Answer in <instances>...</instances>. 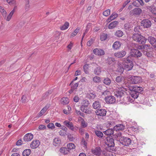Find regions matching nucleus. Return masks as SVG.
<instances>
[{
  "instance_id": "45",
  "label": "nucleus",
  "mask_w": 156,
  "mask_h": 156,
  "mask_svg": "<svg viewBox=\"0 0 156 156\" xmlns=\"http://www.w3.org/2000/svg\"><path fill=\"white\" fill-rule=\"evenodd\" d=\"M89 67V65L88 64H86L83 66V69L86 74H88L89 73L88 69Z\"/></svg>"
},
{
  "instance_id": "59",
  "label": "nucleus",
  "mask_w": 156,
  "mask_h": 156,
  "mask_svg": "<svg viewBox=\"0 0 156 156\" xmlns=\"http://www.w3.org/2000/svg\"><path fill=\"white\" fill-rule=\"evenodd\" d=\"M148 44H145L143 46V48L144 50L147 51L150 48Z\"/></svg>"
},
{
  "instance_id": "50",
  "label": "nucleus",
  "mask_w": 156,
  "mask_h": 156,
  "mask_svg": "<svg viewBox=\"0 0 156 156\" xmlns=\"http://www.w3.org/2000/svg\"><path fill=\"white\" fill-rule=\"evenodd\" d=\"M81 144L82 145H83L85 147H87V142L83 138L82 139Z\"/></svg>"
},
{
  "instance_id": "1",
  "label": "nucleus",
  "mask_w": 156,
  "mask_h": 156,
  "mask_svg": "<svg viewBox=\"0 0 156 156\" xmlns=\"http://www.w3.org/2000/svg\"><path fill=\"white\" fill-rule=\"evenodd\" d=\"M125 78L123 76H117L115 79V82L116 84H115V87L118 88L119 90H123L125 89L124 87Z\"/></svg>"
},
{
  "instance_id": "26",
  "label": "nucleus",
  "mask_w": 156,
  "mask_h": 156,
  "mask_svg": "<svg viewBox=\"0 0 156 156\" xmlns=\"http://www.w3.org/2000/svg\"><path fill=\"white\" fill-rule=\"evenodd\" d=\"M125 126L122 124H119L115 126L114 129L116 131L122 130L124 129Z\"/></svg>"
},
{
  "instance_id": "56",
  "label": "nucleus",
  "mask_w": 156,
  "mask_h": 156,
  "mask_svg": "<svg viewBox=\"0 0 156 156\" xmlns=\"http://www.w3.org/2000/svg\"><path fill=\"white\" fill-rule=\"evenodd\" d=\"M84 112L88 114H90L92 113L91 110L89 108H87V107L86 108Z\"/></svg>"
},
{
  "instance_id": "3",
  "label": "nucleus",
  "mask_w": 156,
  "mask_h": 156,
  "mask_svg": "<svg viewBox=\"0 0 156 156\" xmlns=\"http://www.w3.org/2000/svg\"><path fill=\"white\" fill-rule=\"evenodd\" d=\"M143 89L141 87H133L130 93L132 98H138L139 95V93L143 90Z\"/></svg>"
},
{
  "instance_id": "55",
  "label": "nucleus",
  "mask_w": 156,
  "mask_h": 156,
  "mask_svg": "<svg viewBox=\"0 0 156 156\" xmlns=\"http://www.w3.org/2000/svg\"><path fill=\"white\" fill-rule=\"evenodd\" d=\"M89 94L90 97L88 98H94L95 97V93L93 91H92L91 92H90Z\"/></svg>"
},
{
  "instance_id": "63",
  "label": "nucleus",
  "mask_w": 156,
  "mask_h": 156,
  "mask_svg": "<svg viewBox=\"0 0 156 156\" xmlns=\"http://www.w3.org/2000/svg\"><path fill=\"white\" fill-rule=\"evenodd\" d=\"M117 137V140H119V141H120V138L121 137H122L121 135V133H118L116 135Z\"/></svg>"
},
{
  "instance_id": "39",
  "label": "nucleus",
  "mask_w": 156,
  "mask_h": 156,
  "mask_svg": "<svg viewBox=\"0 0 156 156\" xmlns=\"http://www.w3.org/2000/svg\"><path fill=\"white\" fill-rule=\"evenodd\" d=\"M123 35V32L120 30H118L115 33V35L118 37H121Z\"/></svg>"
},
{
  "instance_id": "52",
  "label": "nucleus",
  "mask_w": 156,
  "mask_h": 156,
  "mask_svg": "<svg viewBox=\"0 0 156 156\" xmlns=\"http://www.w3.org/2000/svg\"><path fill=\"white\" fill-rule=\"evenodd\" d=\"M126 100V102H128V104H129V103H133L134 104V101L133 98H125Z\"/></svg>"
},
{
  "instance_id": "31",
  "label": "nucleus",
  "mask_w": 156,
  "mask_h": 156,
  "mask_svg": "<svg viewBox=\"0 0 156 156\" xmlns=\"http://www.w3.org/2000/svg\"><path fill=\"white\" fill-rule=\"evenodd\" d=\"M101 68L100 67L98 66L94 70V73L96 75H99L101 74Z\"/></svg>"
},
{
  "instance_id": "8",
  "label": "nucleus",
  "mask_w": 156,
  "mask_h": 156,
  "mask_svg": "<svg viewBox=\"0 0 156 156\" xmlns=\"http://www.w3.org/2000/svg\"><path fill=\"white\" fill-rule=\"evenodd\" d=\"M151 24V21L148 19L144 20L141 22V26H143L144 28L150 27Z\"/></svg>"
},
{
  "instance_id": "40",
  "label": "nucleus",
  "mask_w": 156,
  "mask_h": 156,
  "mask_svg": "<svg viewBox=\"0 0 156 156\" xmlns=\"http://www.w3.org/2000/svg\"><path fill=\"white\" fill-rule=\"evenodd\" d=\"M93 106L94 108L97 109L99 108L100 107V105L99 101H95L93 104Z\"/></svg>"
},
{
  "instance_id": "27",
  "label": "nucleus",
  "mask_w": 156,
  "mask_h": 156,
  "mask_svg": "<svg viewBox=\"0 0 156 156\" xmlns=\"http://www.w3.org/2000/svg\"><path fill=\"white\" fill-rule=\"evenodd\" d=\"M116 102L119 104L124 103L128 104V102H126L125 98H116Z\"/></svg>"
},
{
  "instance_id": "24",
  "label": "nucleus",
  "mask_w": 156,
  "mask_h": 156,
  "mask_svg": "<svg viewBox=\"0 0 156 156\" xmlns=\"http://www.w3.org/2000/svg\"><path fill=\"white\" fill-rule=\"evenodd\" d=\"M16 7H17L16 6H15L14 9L8 14L6 18L7 21H9L10 20L12 15L15 12V9H16Z\"/></svg>"
},
{
  "instance_id": "53",
  "label": "nucleus",
  "mask_w": 156,
  "mask_h": 156,
  "mask_svg": "<svg viewBox=\"0 0 156 156\" xmlns=\"http://www.w3.org/2000/svg\"><path fill=\"white\" fill-rule=\"evenodd\" d=\"M48 127L49 129H53L55 128V126L52 123H49L47 126Z\"/></svg>"
},
{
  "instance_id": "47",
  "label": "nucleus",
  "mask_w": 156,
  "mask_h": 156,
  "mask_svg": "<svg viewBox=\"0 0 156 156\" xmlns=\"http://www.w3.org/2000/svg\"><path fill=\"white\" fill-rule=\"evenodd\" d=\"M107 34H102L100 37V39L101 41H105L107 38Z\"/></svg>"
},
{
  "instance_id": "34",
  "label": "nucleus",
  "mask_w": 156,
  "mask_h": 156,
  "mask_svg": "<svg viewBox=\"0 0 156 156\" xmlns=\"http://www.w3.org/2000/svg\"><path fill=\"white\" fill-rule=\"evenodd\" d=\"M31 152L30 149H26L23 151L22 155L23 156H28L30 154Z\"/></svg>"
},
{
  "instance_id": "35",
  "label": "nucleus",
  "mask_w": 156,
  "mask_h": 156,
  "mask_svg": "<svg viewBox=\"0 0 156 156\" xmlns=\"http://www.w3.org/2000/svg\"><path fill=\"white\" fill-rule=\"evenodd\" d=\"M69 26V23L67 22H66L63 26L60 27V30H66L68 28Z\"/></svg>"
},
{
  "instance_id": "22",
  "label": "nucleus",
  "mask_w": 156,
  "mask_h": 156,
  "mask_svg": "<svg viewBox=\"0 0 156 156\" xmlns=\"http://www.w3.org/2000/svg\"><path fill=\"white\" fill-rule=\"evenodd\" d=\"M0 12L2 14L3 17L6 20V18L8 16L5 10L3 8V7H2L1 6H0Z\"/></svg>"
},
{
  "instance_id": "10",
  "label": "nucleus",
  "mask_w": 156,
  "mask_h": 156,
  "mask_svg": "<svg viewBox=\"0 0 156 156\" xmlns=\"http://www.w3.org/2000/svg\"><path fill=\"white\" fill-rule=\"evenodd\" d=\"M142 12L141 9L139 8H136L129 12L130 14L134 16H138L140 15Z\"/></svg>"
},
{
  "instance_id": "37",
  "label": "nucleus",
  "mask_w": 156,
  "mask_h": 156,
  "mask_svg": "<svg viewBox=\"0 0 156 156\" xmlns=\"http://www.w3.org/2000/svg\"><path fill=\"white\" fill-rule=\"evenodd\" d=\"M94 133L97 137L99 138H101L103 136V134L102 133L99 131L95 130Z\"/></svg>"
},
{
  "instance_id": "28",
  "label": "nucleus",
  "mask_w": 156,
  "mask_h": 156,
  "mask_svg": "<svg viewBox=\"0 0 156 156\" xmlns=\"http://www.w3.org/2000/svg\"><path fill=\"white\" fill-rule=\"evenodd\" d=\"M117 21H115L111 23L108 25V28L109 29H112L115 28L118 24Z\"/></svg>"
},
{
  "instance_id": "49",
  "label": "nucleus",
  "mask_w": 156,
  "mask_h": 156,
  "mask_svg": "<svg viewBox=\"0 0 156 156\" xmlns=\"http://www.w3.org/2000/svg\"><path fill=\"white\" fill-rule=\"evenodd\" d=\"M6 2L10 5H15L16 4L15 0H6Z\"/></svg>"
},
{
  "instance_id": "13",
  "label": "nucleus",
  "mask_w": 156,
  "mask_h": 156,
  "mask_svg": "<svg viewBox=\"0 0 156 156\" xmlns=\"http://www.w3.org/2000/svg\"><path fill=\"white\" fill-rule=\"evenodd\" d=\"M126 54V52L124 50H122L120 51H117L114 53L115 57L120 58L124 57Z\"/></svg>"
},
{
  "instance_id": "9",
  "label": "nucleus",
  "mask_w": 156,
  "mask_h": 156,
  "mask_svg": "<svg viewBox=\"0 0 156 156\" xmlns=\"http://www.w3.org/2000/svg\"><path fill=\"white\" fill-rule=\"evenodd\" d=\"M105 142V144L108 147H111L114 146V140L112 138L107 137Z\"/></svg>"
},
{
  "instance_id": "46",
  "label": "nucleus",
  "mask_w": 156,
  "mask_h": 156,
  "mask_svg": "<svg viewBox=\"0 0 156 156\" xmlns=\"http://www.w3.org/2000/svg\"><path fill=\"white\" fill-rule=\"evenodd\" d=\"M67 148L69 150H71L75 148V145L73 143H69L67 144Z\"/></svg>"
},
{
  "instance_id": "23",
  "label": "nucleus",
  "mask_w": 156,
  "mask_h": 156,
  "mask_svg": "<svg viewBox=\"0 0 156 156\" xmlns=\"http://www.w3.org/2000/svg\"><path fill=\"white\" fill-rule=\"evenodd\" d=\"M118 16V14L116 13H113L111 16L107 19L106 21L110 22L112 20H114Z\"/></svg>"
},
{
  "instance_id": "54",
  "label": "nucleus",
  "mask_w": 156,
  "mask_h": 156,
  "mask_svg": "<svg viewBox=\"0 0 156 156\" xmlns=\"http://www.w3.org/2000/svg\"><path fill=\"white\" fill-rule=\"evenodd\" d=\"M81 125L82 127L85 128L87 126V123L84 120H83L81 121Z\"/></svg>"
},
{
  "instance_id": "7",
  "label": "nucleus",
  "mask_w": 156,
  "mask_h": 156,
  "mask_svg": "<svg viewBox=\"0 0 156 156\" xmlns=\"http://www.w3.org/2000/svg\"><path fill=\"white\" fill-rule=\"evenodd\" d=\"M133 66V63H126L124 65V67L120 68V71L122 72L125 69L127 71L131 70Z\"/></svg>"
},
{
  "instance_id": "21",
  "label": "nucleus",
  "mask_w": 156,
  "mask_h": 156,
  "mask_svg": "<svg viewBox=\"0 0 156 156\" xmlns=\"http://www.w3.org/2000/svg\"><path fill=\"white\" fill-rule=\"evenodd\" d=\"M121 43L119 41H115L112 45V48L114 50L119 49L120 47Z\"/></svg>"
},
{
  "instance_id": "62",
  "label": "nucleus",
  "mask_w": 156,
  "mask_h": 156,
  "mask_svg": "<svg viewBox=\"0 0 156 156\" xmlns=\"http://www.w3.org/2000/svg\"><path fill=\"white\" fill-rule=\"evenodd\" d=\"M66 132L65 131H64L62 130H60L58 132L59 135L60 136H65V135L66 134Z\"/></svg>"
},
{
  "instance_id": "32",
  "label": "nucleus",
  "mask_w": 156,
  "mask_h": 156,
  "mask_svg": "<svg viewBox=\"0 0 156 156\" xmlns=\"http://www.w3.org/2000/svg\"><path fill=\"white\" fill-rule=\"evenodd\" d=\"M115 61V59L113 58L108 57L106 60V62L109 65H112Z\"/></svg>"
},
{
  "instance_id": "18",
  "label": "nucleus",
  "mask_w": 156,
  "mask_h": 156,
  "mask_svg": "<svg viewBox=\"0 0 156 156\" xmlns=\"http://www.w3.org/2000/svg\"><path fill=\"white\" fill-rule=\"evenodd\" d=\"M50 104H47L44 107L40 112V116L44 115L48 109L50 108Z\"/></svg>"
},
{
  "instance_id": "60",
  "label": "nucleus",
  "mask_w": 156,
  "mask_h": 156,
  "mask_svg": "<svg viewBox=\"0 0 156 156\" xmlns=\"http://www.w3.org/2000/svg\"><path fill=\"white\" fill-rule=\"evenodd\" d=\"M134 101V103H142V102L138 100V99H140L141 98H133Z\"/></svg>"
},
{
  "instance_id": "61",
  "label": "nucleus",
  "mask_w": 156,
  "mask_h": 156,
  "mask_svg": "<svg viewBox=\"0 0 156 156\" xmlns=\"http://www.w3.org/2000/svg\"><path fill=\"white\" fill-rule=\"evenodd\" d=\"M30 7L29 2L28 1H27L25 4V9L27 10H28Z\"/></svg>"
},
{
  "instance_id": "14",
  "label": "nucleus",
  "mask_w": 156,
  "mask_h": 156,
  "mask_svg": "<svg viewBox=\"0 0 156 156\" xmlns=\"http://www.w3.org/2000/svg\"><path fill=\"white\" fill-rule=\"evenodd\" d=\"M93 53L96 55L101 56L105 54V52L103 50L99 48H95L93 50Z\"/></svg>"
},
{
  "instance_id": "38",
  "label": "nucleus",
  "mask_w": 156,
  "mask_h": 156,
  "mask_svg": "<svg viewBox=\"0 0 156 156\" xmlns=\"http://www.w3.org/2000/svg\"><path fill=\"white\" fill-rule=\"evenodd\" d=\"M103 83L106 85H109L111 83V80L108 77L105 78L103 80Z\"/></svg>"
},
{
  "instance_id": "20",
  "label": "nucleus",
  "mask_w": 156,
  "mask_h": 156,
  "mask_svg": "<svg viewBox=\"0 0 156 156\" xmlns=\"http://www.w3.org/2000/svg\"><path fill=\"white\" fill-rule=\"evenodd\" d=\"M106 110L103 109L98 110L96 112V113L97 115L101 116H105L106 114Z\"/></svg>"
},
{
  "instance_id": "42",
  "label": "nucleus",
  "mask_w": 156,
  "mask_h": 156,
  "mask_svg": "<svg viewBox=\"0 0 156 156\" xmlns=\"http://www.w3.org/2000/svg\"><path fill=\"white\" fill-rule=\"evenodd\" d=\"M80 30V28L79 27H77L73 32L72 33L71 36V37H74L79 32Z\"/></svg>"
},
{
  "instance_id": "48",
  "label": "nucleus",
  "mask_w": 156,
  "mask_h": 156,
  "mask_svg": "<svg viewBox=\"0 0 156 156\" xmlns=\"http://www.w3.org/2000/svg\"><path fill=\"white\" fill-rule=\"evenodd\" d=\"M110 13V10L109 9L105 10L103 12V14L105 16H109Z\"/></svg>"
},
{
  "instance_id": "33",
  "label": "nucleus",
  "mask_w": 156,
  "mask_h": 156,
  "mask_svg": "<svg viewBox=\"0 0 156 156\" xmlns=\"http://www.w3.org/2000/svg\"><path fill=\"white\" fill-rule=\"evenodd\" d=\"M69 98H61L60 100V102L63 105L68 104L69 102Z\"/></svg>"
},
{
  "instance_id": "6",
  "label": "nucleus",
  "mask_w": 156,
  "mask_h": 156,
  "mask_svg": "<svg viewBox=\"0 0 156 156\" xmlns=\"http://www.w3.org/2000/svg\"><path fill=\"white\" fill-rule=\"evenodd\" d=\"M130 55L133 57H139L142 55V53L138 50L133 49L131 50Z\"/></svg>"
},
{
  "instance_id": "51",
  "label": "nucleus",
  "mask_w": 156,
  "mask_h": 156,
  "mask_svg": "<svg viewBox=\"0 0 156 156\" xmlns=\"http://www.w3.org/2000/svg\"><path fill=\"white\" fill-rule=\"evenodd\" d=\"M131 28V25L129 23H127L125 24L124 25V28L126 30H129Z\"/></svg>"
},
{
  "instance_id": "2",
  "label": "nucleus",
  "mask_w": 156,
  "mask_h": 156,
  "mask_svg": "<svg viewBox=\"0 0 156 156\" xmlns=\"http://www.w3.org/2000/svg\"><path fill=\"white\" fill-rule=\"evenodd\" d=\"M132 37L134 41L140 44H145L147 41V39L138 33L134 34Z\"/></svg>"
},
{
  "instance_id": "44",
  "label": "nucleus",
  "mask_w": 156,
  "mask_h": 156,
  "mask_svg": "<svg viewBox=\"0 0 156 156\" xmlns=\"http://www.w3.org/2000/svg\"><path fill=\"white\" fill-rule=\"evenodd\" d=\"M131 55L128 56L125 59L124 61L126 63H133L131 61L132 59Z\"/></svg>"
},
{
  "instance_id": "30",
  "label": "nucleus",
  "mask_w": 156,
  "mask_h": 156,
  "mask_svg": "<svg viewBox=\"0 0 156 156\" xmlns=\"http://www.w3.org/2000/svg\"><path fill=\"white\" fill-rule=\"evenodd\" d=\"M61 141L60 139L57 138L54 139L53 144L55 146H58L61 143Z\"/></svg>"
},
{
  "instance_id": "43",
  "label": "nucleus",
  "mask_w": 156,
  "mask_h": 156,
  "mask_svg": "<svg viewBox=\"0 0 156 156\" xmlns=\"http://www.w3.org/2000/svg\"><path fill=\"white\" fill-rule=\"evenodd\" d=\"M93 80L95 83H98L101 82V78L99 76H95L93 78Z\"/></svg>"
},
{
  "instance_id": "41",
  "label": "nucleus",
  "mask_w": 156,
  "mask_h": 156,
  "mask_svg": "<svg viewBox=\"0 0 156 156\" xmlns=\"http://www.w3.org/2000/svg\"><path fill=\"white\" fill-rule=\"evenodd\" d=\"M60 151L62 153L65 154H67L69 152L67 148L65 147H61L60 149Z\"/></svg>"
},
{
  "instance_id": "57",
  "label": "nucleus",
  "mask_w": 156,
  "mask_h": 156,
  "mask_svg": "<svg viewBox=\"0 0 156 156\" xmlns=\"http://www.w3.org/2000/svg\"><path fill=\"white\" fill-rule=\"evenodd\" d=\"M68 139L70 141H73L75 139V138L73 136V135H72L71 134L69 135L68 136Z\"/></svg>"
},
{
  "instance_id": "17",
  "label": "nucleus",
  "mask_w": 156,
  "mask_h": 156,
  "mask_svg": "<svg viewBox=\"0 0 156 156\" xmlns=\"http://www.w3.org/2000/svg\"><path fill=\"white\" fill-rule=\"evenodd\" d=\"M101 150L99 147H96L95 149L92 150V152L94 155H99L100 154Z\"/></svg>"
},
{
  "instance_id": "12",
  "label": "nucleus",
  "mask_w": 156,
  "mask_h": 156,
  "mask_svg": "<svg viewBox=\"0 0 156 156\" xmlns=\"http://www.w3.org/2000/svg\"><path fill=\"white\" fill-rule=\"evenodd\" d=\"M33 135L32 133H27L24 136L23 140L25 142H29L33 139Z\"/></svg>"
},
{
  "instance_id": "29",
  "label": "nucleus",
  "mask_w": 156,
  "mask_h": 156,
  "mask_svg": "<svg viewBox=\"0 0 156 156\" xmlns=\"http://www.w3.org/2000/svg\"><path fill=\"white\" fill-rule=\"evenodd\" d=\"M114 130L113 129H107L106 131H104V133L107 135H113L114 133Z\"/></svg>"
},
{
  "instance_id": "58",
  "label": "nucleus",
  "mask_w": 156,
  "mask_h": 156,
  "mask_svg": "<svg viewBox=\"0 0 156 156\" xmlns=\"http://www.w3.org/2000/svg\"><path fill=\"white\" fill-rule=\"evenodd\" d=\"M130 0H127L123 4L122 7V9H123V8L126 6V5L129 2H130Z\"/></svg>"
},
{
  "instance_id": "36",
  "label": "nucleus",
  "mask_w": 156,
  "mask_h": 156,
  "mask_svg": "<svg viewBox=\"0 0 156 156\" xmlns=\"http://www.w3.org/2000/svg\"><path fill=\"white\" fill-rule=\"evenodd\" d=\"M79 101L81 104L82 105L88 106L89 104V102L86 99L83 100H80Z\"/></svg>"
},
{
  "instance_id": "64",
  "label": "nucleus",
  "mask_w": 156,
  "mask_h": 156,
  "mask_svg": "<svg viewBox=\"0 0 156 156\" xmlns=\"http://www.w3.org/2000/svg\"><path fill=\"white\" fill-rule=\"evenodd\" d=\"M151 8V12L154 14H156V8L153 7L152 8Z\"/></svg>"
},
{
  "instance_id": "4",
  "label": "nucleus",
  "mask_w": 156,
  "mask_h": 156,
  "mask_svg": "<svg viewBox=\"0 0 156 156\" xmlns=\"http://www.w3.org/2000/svg\"><path fill=\"white\" fill-rule=\"evenodd\" d=\"M128 81L132 84H137L142 81V79L140 77L130 76H129Z\"/></svg>"
},
{
  "instance_id": "11",
  "label": "nucleus",
  "mask_w": 156,
  "mask_h": 156,
  "mask_svg": "<svg viewBox=\"0 0 156 156\" xmlns=\"http://www.w3.org/2000/svg\"><path fill=\"white\" fill-rule=\"evenodd\" d=\"M63 124L72 131L77 130L76 128L73 126V123L69 121H65L63 122Z\"/></svg>"
},
{
  "instance_id": "15",
  "label": "nucleus",
  "mask_w": 156,
  "mask_h": 156,
  "mask_svg": "<svg viewBox=\"0 0 156 156\" xmlns=\"http://www.w3.org/2000/svg\"><path fill=\"white\" fill-rule=\"evenodd\" d=\"M117 89L118 90H116L114 92V95L115 97H117L121 98L122 96H123L124 94L122 91H124L126 90V88H125V89H123V90H119L118 88Z\"/></svg>"
},
{
  "instance_id": "16",
  "label": "nucleus",
  "mask_w": 156,
  "mask_h": 156,
  "mask_svg": "<svg viewBox=\"0 0 156 156\" xmlns=\"http://www.w3.org/2000/svg\"><path fill=\"white\" fill-rule=\"evenodd\" d=\"M39 146V141L37 140H34L32 141L30 144V147L33 149L36 148Z\"/></svg>"
},
{
  "instance_id": "19",
  "label": "nucleus",
  "mask_w": 156,
  "mask_h": 156,
  "mask_svg": "<svg viewBox=\"0 0 156 156\" xmlns=\"http://www.w3.org/2000/svg\"><path fill=\"white\" fill-rule=\"evenodd\" d=\"M148 40L153 46H156V39L154 37L152 36L149 37Z\"/></svg>"
},
{
  "instance_id": "25",
  "label": "nucleus",
  "mask_w": 156,
  "mask_h": 156,
  "mask_svg": "<svg viewBox=\"0 0 156 156\" xmlns=\"http://www.w3.org/2000/svg\"><path fill=\"white\" fill-rule=\"evenodd\" d=\"M105 100L108 104H112L116 103V98H105Z\"/></svg>"
},
{
  "instance_id": "5",
  "label": "nucleus",
  "mask_w": 156,
  "mask_h": 156,
  "mask_svg": "<svg viewBox=\"0 0 156 156\" xmlns=\"http://www.w3.org/2000/svg\"><path fill=\"white\" fill-rule=\"evenodd\" d=\"M119 142L122 145L126 146H128L131 143V140L130 139L124 137H121Z\"/></svg>"
}]
</instances>
